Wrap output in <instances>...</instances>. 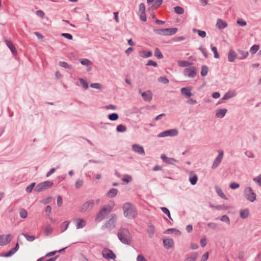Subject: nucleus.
I'll list each match as a JSON object with an SVG mask.
<instances>
[{"label": "nucleus", "instance_id": "nucleus-25", "mask_svg": "<svg viewBox=\"0 0 261 261\" xmlns=\"http://www.w3.org/2000/svg\"><path fill=\"white\" fill-rule=\"evenodd\" d=\"M118 190L116 188H112L110 190L107 194V196L110 198L115 197L118 194Z\"/></svg>", "mask_w": 261, "mask_h": 261}, {"label": "nucleus", "instance_id": "nucleus-13", "mask_svg": "<svg viewBox=\"0 0 261 261\" xmlns=\"http://www.w3.org/2000/svg\"><path fill=\"white\" fill-rule=\"evenodd\" d=\"M161 158L164 162L170 165L175 166V163L178 162V161L175 159L172 158H169L165 154H161Z\"/></svg>", "mask_w": 261, "mask_h": 261}, {"label": "nucleus", "instance_id": "nucleus-14", "mask_svg": "<svg viewBox=\"0 0 261 261\" xmlns=\"http://www.w3.org/2000/svg\"><path fill=\"white\" fill-rule=\"evenodd\" d=\"M132 150L135 152L140 155H144L145 154V150L142 146L134 144L132 145Z\"/></svg>", "mask_w": 261, "mask_h": 261}, {"label": "nucleus", "instance_id": "nucleus-32", "mask_svg": "<svg viewBox=\"0 0 261 261\" xmlns=\"http://www.w3.org/2000/svg\"><path fill=\"white\" fill-rule=\"evenodd\" d=\"M193 31L194 33L197 32L198 35L202 38H204L206 37V33L204 31H201L196 29H193Z\"/></svg>", "mask_w": 261, "mask_h": 261}, {"label": "nucleus", "instance_id": "nucleus-24", "mask_svg": "<svg viewBox=\"0 0 261 261\" xmlns=\"http://www.w3.org/2000/svg\"><path fill=\"white\" fill-rule=\"evenodd\" d=\"M215 189L217 194L222 198L224 199H227V197L224 194L221 188L217 185L215 186Z\"/></svg>", "mask_w": 261, "mask_h": 261}, {"label": "nucleus", "instance_id": "nucleus-17", "mask_svg": "<svg viewBox=\"0 0 261 261\" xmlns=\"http://www.w3.org/2000/svg\"><path fill=\"white\" fill-rule=\"evenodd\" d=\"M164 247L167 249H169L173 246L174 241L172 239H165L163 240Z\"/></svg>", "mask_w": 261, "mask_h": 261}, {"label": "nucleus", "instance_id": "nucleus-63", "mask_svg": "<svg viewBox=\"0 0 261 261\" xmlns=\"http://www.w3.org/2000/svg\"><path fill=\"white\" fill-rule=\"evenodd\" d=\"M207 226L212 229H216L218 227V225L216 223L211 222L207 224Z\"/></svg>", "mask_w": 261, "mask_h": 261}, {"label": "nucleus", "instance_id": "nucleus-3", "mask_svg": "<svg viewBox=\"0 0 261 261\" xmlns=\"http://www.w3.org/2000/svg\"><path fill=\"white\" fill-rule=\"evenodd\" d=\"M112 211L110 206L101 207L95 218V221L100 222L103 220Z\"/></svg>", "mask_w": 261, "mask_h": 261}, {"label": "nucleus", "instance_id": "nucleus-9", "mask_svg": "<svg viewBox=\"0 0 261 261\" xmlns=\"http://www.w3.org/2000/svg\"><path fill=\"white\" fill-rule=\"evenodd\" d=\"M103 257L107 259H115L116 257L115 254L110 249L105 248L102 251Z\"/></svg>", "mask_w": 261, "mask_h": 261}, {"label": "nucleus", "instance_id": "nucleus-30", "mask_svg": "<svg viewBox=\"0 0 261 261\" xmlns=\"http://www.w3.org/2000/svg\"><path fill=\"white\" fill-rule=\"evenodd\" d=\"M178 31L177 28H168L166 29L167 35H172L175 34Z\"/></svg>", "mask_w": 261, "mask_h": 261}, {"label": "nucleus", "instance_id": "nucleus-16", "mask_svg": "<svg viewBox=\"0 0 261 261\" xmlns=\"http://www.w3.org/2000/svg\"><path fill=\"white\" fill-rule=\"evenodd\" d=\"M146 232L149 238L151 239L153 237L155 232V227L152 223H148Z\"/></svg>", "mask_w": 261, "mask_h": 261}, {"label": "nucleus", "instance_id": "nucleus-56", "mask_svg": "<svg viewBox=\"0 0 261 261\" xmlns=\"http://www.w3.org/2000/svg\"><path fill=\"white\" fill-rule=\"evenodd\" d=\"M221 221H223V222H225L226 223H227V224H230V219H229V218L226 216V215H223L221 217V219H220Z\"/></svg>", "mask_w": 261, "mask_h": 261}, {"label": "nucleus", "instance_id": "nucleus-10", "mask_svg": "<svg viewBox=\"0 0 261 261\" xmlns=\"http://www.w3.org/2000/svg\"><path fill=\"white\" fill-rule=\"evenodd\" d=\"M13 238L11 234H8L6 236L4 234L0 235V245L5 246L9 244Z\"/></svg>", "mask_w": 261, "mask_h": 261}, {"label": "nucleus", "instance_id": "nucleus-51", "mask_svg": "<svg viewBox=\"0 0 261 261\" xmlns=\"http://www.w3.org/2000/svg\"><path fill=\"white\" fill-rule=\"evenodd\" d=\"M139 13H145V6L144 3H141L139 5Z\"/></svg>", "mask_w": 261, "mask_h": 261}, {"label": "nucleus", "instance_id": "nucleus-21", "mask_svg": "<svg viewBox=\"0 0 261 261\" xmlns=\"http://www.w3.org/2000/svg\"><path fill=\"white\" fill-rule=\"evenodd\" d=\"M82 65L86 66L87 67V70L90 71L92 69L91 62L87 59H83L80 60Z\"/></svg>", "mask_w": 261, "mask_h": 261}, {"label": "nucleus", "instance_id": "nucleus-12", "mask_svg": "<svg viewBox=\"0 0 261 261\" xmlns=\"http://www.w3.org/2000/svg\"><path fill=\"white\" fill-rule=\"evenodd\" d=\"M184 73L185 76L193 78L196 76L197 73L196 68L194 66L185 68L184 71Z\"/></svg>", "mask_w": 261, "mask_h": 261}, {"label": "nucleus", "instance_id": "nucleus-43", "mask_svg": "<svg viewBox=\"0 0 261 261\" xmlns=\"http://www.w3.org/2000/svg\"><path fill=\"white\" fill-rule=\"evenodd\" d=\"M259 49V46L258 45H253L250 49V51L252 54H255L257 51Z\"/></svg>", "mask_w": 261, "mask_h": 261}, {"label": "nucleus", "instance_id": "nucleus-35", "mask_svg": "<svg viewBox=\"0 0 261 261\" xmlns=\"http://www.w3.org/2000/svg\"><path fill=\"white\" fill-rule=\"evenodd\" d=\"M154 56L158 59H162L163 58V55L158 48H156L154 51Z\"/></svg>", "mask_w": 261, "mask_h": 261}, {"label": "nucleus", "instance_id": "nucleus-38", "mask_svg": "<svg viewBox=\"0 0 261 261\" xmlns=\"http://www.w3.org/2000/svg\"><path fill=\"white\" fill-rule=\"evenodd\" d=\"M19 216L21 218H26L28 216L27 211L24 208H21L19 211Z\"/></svg>", "mask_w": 261, "mask_h": 261}, {"label": "nucleus", "instance_id": "nucleus-54", "mask_svg": "<svg viewBox=\"0 0 261 261\" xmlns=\"http://www.w3.org/2000/svg\"><path fill=\"white\" fill-rule=\"evenodd\" d=\"M253 180L254 182L257 184L259 186H261V174L258 176L254 177Z\"/></svg>", "mask_w": 261, "mask_h": 261}, {"label": "nucleus", "instance_id": "nucleus-37", "mask_svg": "<svg viewBox=\"0 0 261 261\" xmlns=\"http://www.w3.org/2000/svg\"><path fill=\"white\" fill-rule=\"evenodd\" d=\"M175 13L177 14H182L184 13V9L180 6H176L174 8Z\"/></svg>", "mask_w": 261, "mask_h": 261}, {"label": "nucleus", "instance_id": "nucleus-41", "mask_svg": "<svg viewBox=\"0 0 261 261\" xmlns=\"http://www.w3.org/2000/svg\"><path fill=\"white\" fill-rule=\"evenodd\" d=\"M70 222L65 221L63 222L61 225V232L65 231L68 227Z\"/></svg>", "mask_w": 261, "mask_h": 261}, {"label": "nucleus", "instance_id": "nucleus-58", "mask_svg": "<svg viewBox=\"0 0 261 261\" xmlns=\"http://www.w3.org/2000/svg\"><path fill=\"white\" fill-rule=\"evenodd\" d=\"M143 58H148L151 57L152 55V53L151 51H143Z\"/></svg>", "mask_w": 261, "mask_h": 261}, {"label": "nucleus", "instance_id": "nucleus-59", "mask_svg": "<svg viewBox=\"0 0 261 261\" xmlns=\"http://www.w3.org/2000/svg\"><path fill=\"white\" fill-rule=\"evenodd\" d=\"M239 52L242 56V57L240 58L241 60L245 59L248 55L247 51L239 50Z\"/></svg>", "mask_w": 261, "mask_h": 261}, {"label": "nucleus", "instance_id": "nucleus-52", "mask_svg": "<svg viewBox=\"0 0 261 261\" xmlns=\"http://www.w3.org/2000/svg\"><path fill=\"white\" fill-rule=\"evenodd\" d=\"M122 180L124 182L128 183V182H130L132 180V176L130 175H127V174H125L124 175V178L122 179Z\"/></svg>", "mask_w": 261, "mask_h": 261}, {"label": "nucleus", "instance_id": "nucleus-4", "mask_svg": "<svg viewBox=\"0 0 261 261\" xmlns=\"http://www.w3.org/2000/svg\"><path fill=\"white\" fill-rule=\"evenodd\" d=\"M111 218L102 226V229H107L111 230L116 226V222L117 220V217L115 214H111Z\"/></svg>", "mask_w": 261, "mask_h": 261}, {"label": "nucleus", "instance_id": "nucleus-44", "mask_svg": "<svg viewBox=\"0 0 261 261\" xmlns=\"http://www.w3.org/2000/svg\"><path fill=\"white\" fill-rule=\"evenodd\" d=\"M162 211L166 215H167V216L168 217V218L171 219V220H172L171 217V215H170V211L167 208V207H162L161 208Z\"/></svg>", "mask_w": 261, "mask_h": 261}, {"label": "nucleus", "instance_id": "nucleus-34", "mask_svg": "<svg viewBox=\"0 0 261 261\" xmlns=\"http://www.w3.org/2000/svg\"><path fill=\"white\" fill-rule=\"evenodd\" d=\"M198 180V177L196 174L191 176L189 178V181L192 185H195Z\"/></svg>", "mask_w": 261, "mask_h": 261}, {"label": "nucleus", "instance_id": "nucleus-22", "mask_svg": "<svg viewBox=\"0 0 261 261\" xmlns=\"http://www.w3.org/2000/svg\"><path fill=\"white\" fill-rule=\"evenodd\" d=\"M181 93L187 97H190L192 95L191 88L189 87H184L181 89Z\"/></svg>", "mask_w": 261, "mask_h": 261}, {"label": "nucleus", "instance_id": "nucleus-1", "mask_svg": "<svg viewBox=\"0 0 261 261\" xmlns=\"http://www.w3.org/2000/svg\"><path fill=\"white\" fill-rule=\"evenodd\" d=\"M123 214L125 217L129 219L134 218L137 215L135 205L130 202H125L122 206Z\"/></svg>", "mask_w": 261, "mask_h": 261}, {"label": "nucleus", "instance_id": "nucleus-50", "mask_svg": "<svg viewBox=\"0 0 261 261\" xmlns=\"http://www.w3.org/2000/svg\"><path fill=\"white\" fill-rule=\"evenodd\" d=\"M162 2H163V0H156L155 1V2L154 3V4H153V5L152 6V7L154 9H156L159 6H160L161 5V4H162Z\"/></svg>", "mask_w": 261, "mask_h": 261}, {"label": "nucleus", "instance_id": "nucleus-47", "mask_svg": "<svg viewBox=\"0 0 261 261\" xmlns=\"http://www.w3.org/2000/svg\"><path fill=\"white\" fill-rule=\"evenodd\" d=\"M35 182H32L28 186H27V188H25L26 192L29 193H31L34 187H35Z\"/></svg>", "mask_w": 261, "mask_h": 261}, {"label": "nucleus", "instance_id": "nucleus-27", "mask_svg": "<svg viewBox=\"0 0 261 261\" xmlns=\"http://www.w3.org/2000/svg\"><path fill=\"white\" fill-rule=\"evenodd\" d=\"M249 215V211L248 208H245L240 212V217L242 219L247 218Z\"/></svg>", "mask_w": 261, "mask_h": 261}, {"label": "nucleus", "instance_id": "nucleus-61", "mask_svg": "<svg viewBox=\"0 0 261 261\" xmlns=\"http://www.w3.org/2000/svg\"><path fill=\"white\" fill-rule=\"evenodd\" d=\"M210 206L211 207L215 208L218 210H222L226 209V208L225 207V206L223 205H211Z\"/></svg>", "mask_w": 261, "mask_h": 261}, {"label": "nucleus", "instance_id": "nucleus-45", "mask_svg": "<svg viewBox=\"0 0 261 261\" xmlns=\"http://www.w3.org/2000/svg\"><path fill=\"white\" fill-rule=\"evenodd\" d=\"M235 95L236 94L231 93V92H228L225 93V94L223 96L222 99L224 100L228 99L230 98L234 97Z\"/></svg>", "mask_w": 261, "mask_h": 261}, {"label": "nucleus", "instance_id": "nucleus-2", "mask_svg": "<svg viewBox=\"0 0 261 261\" xmlns=\"http://www.w3.org/2000/svg\"><path fill=\"white\" fill-rule=\"evenodd\" d=\"M119 240L124 244L129 245L132 235L129 230L125 228H121L117 233Z\"/></svg>", "mask_w": 261, "mask_h": 261}, {"label": "nucleus", "instance_id": "nucleus-15", "mask_svg": "<svg viewBox=\"0 0 261 261\" xmlns=\"http://www.w3.org/2000/svg\"><path fill=\"white\" fill-rule=\"evenodd\" d=\"M139 93L141 94L143 99L146 101H150L152 98V94L150 90L142 92L139 90Z\"/></svg>", "mask_w": 261, "mask_h": 261}, {"label": "nucleus", "instance_id": "nucleus-31", "mask_svg": "<svg viewBox=\"0 0 261 261\" xmlns=\"http://www.w3.org/2000/svg\"><path fill=\"white\" fill-rule=\"evenodd\" d=\"M53 229L50 225H47L44 229V234L46 236H48L53 232Z\"/></svg>", "mask_w": 261, "mask_h": 261}, {"label": "nucleus", "instance_id": "nucleus-5", "mask_svg": "<svg viewBox=\"0 0 261 261\" xmlns=\"http://www.w3.org/2000/svg\"><path fill=\"white\" fill-rule=\"evenodd\" d=\"M244 196L250 202H253L256 199V194L251 187H246L244 191Z\"/></svg>", "mask_w": 261, "mask_h": 261}, {"label": "nucleus", "instance_id": "nucleus-7", "mask_svg": "<svg viewBox=\"0 0 261 261\" xmlns=\"http://www.w3.org/2000/svg\"><path fill=\"white\" fill-rule=\"evenodd\" d=\"M178 132L176 129H170L160 133L157 135L158 138L166 137H175L178 135Z\"/></svg>", "mask_w": 261, "mask_h": 261}, {"label": "nucleus", "instance_id": "nucleus-33", "mask_svg": "<svg viewBox=\"0 0 261 261\" xmlns=\"http://www.w3.org/2000/svg\"><path fill=\"white\" fill-rule=\"evenodd\" d=\"M21 234L26 239V240L29 242H33L35 240V237L34 236H29L26 233L22 232Z\"/></svg>", "mask_w": 261, "mask_h": 261}, {"label": "nucleus", "instance_id": "nucleus-36", "mask_svg": "<svg viewBox=\"0 0 261 261\" xmlns=\"http://www.w3.org/2000/svg\"><path fill=\"white\" fill-rule=\"evenodd\" d=\"M208 67L206 65H202L201 67V75L202 76H205L207 75L208 72Z\"/></svg>", "mask_w": 261, "mask_h": 261}, {"label": "nucleus", "instance_id": "nucleus-40", "mask_svg": "<svg viewBox=\"0 0 261 261\" xmlns=\"http://www.w3.org/2000/svg\"><path fill=\"white\" fill-rule=\"evenodd\" d=\"M117 132L123 133L126 130V127L122 124L118 125L116 127Z\"/></svg>", "mask_w": 261, "mask_h": 261}, {"label": "nucleus", "instance_id": "nucleus-42", "mask_svg": "<svg viewBox=\"0 0 261 261\" xmlns=\"http://www.w3.org/2000/svg\"><path fill=\"white\" fill-rule=\"evenodd\" d=\"M178 64L181 67H187L191 65V63L187 61H180L178 62Z\"/></svg>", "mask_w": 261, "mask_h": 261}, {"label": "nucleus", "instance_id": "nucleus-64", "mask_svg": "<svg viewBox=\"0 0 261 261\" xmlns=\"http://www.w3.org/2000/svg\"><path fill=\"white\" fill-rule=\"evenodd\" d=\"M230 188L231 189H236L240 187V185L236 182H231L229 185Z\"/></svg>", "mask_w": 261, "mask_h": 261}, {"label": "nucleus", "instance_id": "nucleus-20", "mask_svg": "<svg viewBox=\"0 0 261 261\" xmlns=\"http://www.w3.org/2000/svg\"><path fill=\"white\" fill-rule=\"evenodd\" d=\"M227 111V110L226 109H217L216 112V117L220 118H223L225 116Z\"/></svg>", "mask_w": 261, "mask_h": 261}, {"label": "nucleus", "instance_id": "nucleus-11", "mask_svg": "<svg viewBox=\"0 0 261 261\" xmlns=\"http://www.w3.org/2000/svg\"><path fill=\"white\" fill-rule=\"evenodd\" d=\"M219 154L215 159L213 164L212 166V168L213 169H216L218 167L221 162H222V159L223 158L224 152L222 150H219Z\"/></svg>", "mask_w": 261, "mask_h": 261}, {"label": "nucleus", "instance_id": "nucleus-49", "mask_svg": "<svg viewBox=\"0 0 261 261\" xmlns=\"http://www.w3.org/2000/svg\"><path fill=\"white\" fill-rule=\"evenodd\" d=\"M59 65L63 68L66 69H70V66L66 62L64 61H60L59 62Z\"/></svg>", "mask_w": 261, "mask_h": 261}, {"label": "nucleus", "instance_id": "nucleus-55", "mask_svg": "<svg viewBox=\"0 0 261 261\" xmlns=\"http://www.w3.org/2000/svg\"><path fill=\"white\" fill-rule=\"evenodd\" d=\"M212 51L214 54V58L218 59L219 58V55L217 51V48L216 46H212Z\"/></svg>", "mask_w": 261, "mask_h": 261}, {"label": "nucleus", "instance_id": "nucleus-6", "mask_svg": "<svg viewBox=\"0 0 261 261\" xmlns=\"http://www.w3.org/2000/svg\"><path fill=\"white\" fill-rule=\"evenodd\" d=\"M53 185V182L51 181L46 180L43 181L37 185L35 188V191L38 192H42L51 187Z\"/></svg>", "mask_w": 261, "mask_h": 261}, {"label": "nucleus", "instance_id": "nucleus-26", "mask_svg": "<svg viewBox=\"0 0 261 261\" xmlns=\"http://www.w3.org/2000/svg\"><path fill=\"white\" fill-rule=\"evenodd\" d=\"M217 26L219 29H223L227 27V24L225 21L221 19H218L217 22Z\"/></svg>", "mask_w": 261, "mask_h": 261}, {"label": "nucleus", "instance_id": "nucleus-28", "mask_svg": "<svg viewBox=\"0 0 261 261\" xmlns=\"http://www.w3.org/2000/svg\"><path fill=\"white\" fill-rule=\"evenodd\" d=\"M153 32L161 35H167L166 29H154Z\"/></svg>", "mask_w": 261, "mask_h": 261}, {"label": "nucleus", "instance_id": "nucleus-62", "mask_svg": "<svg viewBox=\"0 0 261 261\" xmlns=\"http://www.w3.org/2000/svg\"><path fill=\"white\" fill-rule=\"evenodd\" d=\"M61 36L64 37L68 40H72L73 39L72 35L69 33H62Z\"/></svg>", "mask_w": 261, "mask_h": 261}, {"label": "nucleus", "instance_id": "nucleus-46", "mask_svg": "<svg viewBox=\"0 0 261 261\" xmlns=\"http://www.w3.org/2000/svg\"><path fill=\"white\" fill-rule=\"evenodd\" d=\"M84 181L82 179H77L75 183V187L76 189L80 188L83 185Z\"/></svg>", "mask_w": 261, "mask_h": 261}, {"label": "nucleus", "instance_id": "nucleus-48", "mask_svg": "<svg viewBox=\"0 0 261 261\" xmlns=\"http://www.w3.org/2000/svg\"><path fill=\"white\" fill-rule=\"evenodd\" d=\"M158 82L163 84H168L169 82V80L165 76H160L158 79Z\"/></svg>", "mask_w": 261, "mask_h": 261}, {"label": "nucleus", "instance_id": "nucleus-39", "mask_svg": "<svg viewBox=\"0 0 261 261\" xmlns=\"http://www.w3.org/2000/svg\"><path fill=\"white\" fill-rule=\"evenodd\" d=\"M109 119L111 121H115L119 118L118 114L114 113L108 115Z\"/></svg>", "mask_w": 261, "mask_h": 261}, {"label": "nucleus", "instance_id": "nucleus-18", "mask_svg": "<svg viewBox=\"0 0 261 261\" xmlns=\"http://www.w3.org/2000/svg\"><path fill=\"white\" fill-rule=\"evenodd\" d=\"M74 221L76 223V227L77 229L84 228L86 224V222L83 219L76 218Z\"/></svg>", "mask_w": 261, "mask_h": 261}, {"label": "nucleus", "instance_id": "nucleus-19", "mask_svg": "<svg viewBox=\"0 0 261 261\" xmlns=\"http://www.w3.org/2000/svg\"><path fill=\"white\" fill-rule=\"evenodd\" d=\"M5 42L8 46V47L11 51L12 53L14 55H16L17 53V51L12 42L10 40H6L5 41Z\"/></svg>", "mask_w": 261, "mask_h": 261}, {"label": "nucleus", "instance_id": "nucleus-8", "mask_svg": "<svg viewBox=\"0 0 261 261\" xmlns=\"http://www.w3.org/2000/svg\"><path fill=\"white\" fill-rule=\"evenodd\" d=\"M95 204V200L93 199L87 201L83 204L80 209V211L82 213L92 209Z\"/></svg>", "mask_w": 261, "mask_h": 261}, {"label": "nucleus", "instance_id": "nucleus-29", "mask_svg": "<svg viewBox=\"0 0 261 261\" xmlns=\"http://www.w3.org/2000/svg\"><path fill=\"white\" fill-rule=\"evenodd\" d=\"M198 257L197 252H193L190 256L186 258V261H195Z\"/></svg>", "mask_w": 261, "mask_h": 261}, {"label": "nucleus", "instance_id": "nucleus-57", "mask_svg": "<svg viewBox=\"0 0 261 261\" xmlns=\"http://www.w3.org/2000/svg\"><path fill=\"white\" fill-rule=\"evenodd\" d=\"M90 86L96 89H100L101 88V85L99 83H92L90 84Z\"/></svg>", "mask_w": 261, "mask_h": 261}, {"label": "nucleus", "instance_id": "nucleus-60", "mask_svg": "<svg viewBox=\"0 0 261 261\" xmlns=\"http://www.w3.org/2000/svg\"><path fill=\"white\" fill-rule=\"evenodd\" d=\"M15 253L13 252V250H12V249L9 251H8V252L6 253H4V254H2L1 255L3 257H10L11 256H12L13 254H14Z\"/></svg>", "mask_w": 261, "mask_h": 261}, {"label": "nucleus", "instance_id": "nucleus-53", "mask_svg": "<svg viewBox=\"0 0 261 261\" xmlns=\"http://www.w3.org/2000/svg\"><path fill=\"white\" fill-rule=\"evenodd\" d=\"M79 81H80L81 84L82 85L83 88L85 90L87 89L88 87V84L87 83L86 81L82 78H80Z\"/></svg>", "mask_w": 261, "mask_h": 261}, {"label": "nucleus", "instance_id": "nucleus-23", "mask_svg": "<svg viewBox=\"0 0 261 261\" xmlns=\"http://www.w3.org/2000/svg\"><path fill=\"white\" fill-rule=\"evenodd\" d=\"M237 57L236 52L232 49H230L229 51L228 55V60L230 62H232L234 61Z\"/></svg>", "mask_w": 261, "mask_h": 261}]
</instances>
